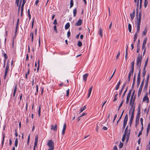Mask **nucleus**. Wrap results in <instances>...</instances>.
Here are the masks:
<instances>
[{"label":"nucleus","mask_w":150,"mask_h":150,"mask_svg":"<svg viewBox=\"0 0 150 150\" xmlns=\"http://www.w3.org/2000/svg\"><path fill=\"white\" fill-rule=\"evenodd\" d=\"M130 133V129H128V126H127L125 130L124 134H123L122 139V142H124L126 138V136H127V140H128L129 138Z\"/></svg>","instance_id":"1"},{"label":"nucleus","mask_w":150,"mask_h":150,"mask_svg":"<svg viewBox=\"0 0 150 150\" xmlns=\"http://www.w3.org/2000/svg\"><path fill=\"white\" fill-rule=\"evenodd\" d=\"M142 59V55H139V54L137 57V68L139 69V71L138 72V74L141 75V69H140L141 62Z\"/></svg>","instance_id":"2"},{"label":"nucleus","mask_w":150,"mask_h":150,"mask_svg":"<svg viewBox=\"0 0 150 150\" xmlns=\"http://www.w3.org/2000/svg\"><path fill=\"white\" fill-rule=\"evenodd\" d=\"M54 143L52 140H49L47 144L49 147L48 150H53L54 149Z\"/></svg>","instance_id":"3"},{"label":"nucleus","mask_w":150,"mask_h":150,"mask_svg":"<svg viewBox=\"0 0 150 150\" xmlns=\"http://www.w3.org/2000/svg\"><path fill=\"white\" fill-rule=\"evenodd\" d=\"M141 20H138L137 19V21H136V23H137V32L139 33L140 27V25H141Z\"/></svg>","instance_id":"4"},{"label":"nucleus","mask_w":150,"mask_h":150,"mask_svg":"<svg viewBox=\"0 0 150 150\" xmlns=\"http://www.w3.org/2000/svg\"><path fill=\"white\" fill-rule=\"evenodd\" d=\"M135 99V96L134 97V98H130L129 105L131 106L130 108H135V106H134V102Z\"/></svg>","instance_id":"5"},{"label":"nucleus","mask_w":150,"mask_h":150,"mask_svg":"<svg viewBox=\"0 0 150 150\" xmlns=\"http://www.w3.org/2000/svg\"><path fill=\"white\" fill-rule=\"evenodd\" d=\"M9 64L8 63H7L6 64V68L5 69V75L4 76V79H5L7 75L8 72L9 71Z\"/></svg>","instance_id":"6"},{"label":"nucleus","mask_w":150,"mask_h":150,"mask_svg":"<svg viewBox=\"0 0 150 150\" xmlns=\"http://www.w3.org/2000/svg\"><path fill=\"white\" fill-rule=\"evenodd\" d=\"M148 93H147L146 94V95L144 97L143 99V101L144 102L146 100V102L148 103L149 102V98L147 97Z\"/></svg>","instance_id":"7"},{"label":"nucleus","mask_w":150,"mask_h":150,"mask_svg":"<svg viewBox=\"0 0 150 150\" xmlns=\"http://www.w3.org/2000/svg\"><path fill=\"white\" fill-rule=\"evenodd\" d=\"M58 126L57 124H55L54 126L52 125L51 126V129L54 131H56L57 130Z\"/></svg>","instance_id":"8"},{"label":"nucleus","mask_w":150,"mask_h":150,"mask_svg":"<svg viewBox=\"0 0 150 150\" xmlns=\"http://www.w3.org/2000/svg\"><path fill=\"white\" fill-rule=\"evenodd\" d=\"M82 21L81 19H79L77 22L75 24V25L76 26H80L82 24Z\"/></svg>","instance_id":"9"},{"label":"nucleus","mask_w":150,"mask_h":150,"mask_svg":"<svg viewBox=\"0 0 150 150\" xmlns=\"http://www.w3.org/2000/svg\"><path fill=\"white\" fill-rule=\"evenodd\" d=\"M66 124L65 123H64V124L63 128V129L62 130V135H64L65 134V130L66 129Z\"/></svg>","instance_id":"10"},{"label":"nucleus","mask_w":150,"mask_h":150,"mask_svg":"<svg viewBox=\"0 0 150 150\" xmlns=\"http://www.w3.org/2000/svg\"><path fill=\"white\" fill-rule=\"evenodd\" d=\"M134 110L135 108H130L129 110V115L130 114L131 112H132L131 115H134Z\"/></svg>","instance_id":"11"},{"label":"nucleus","mask_w":150,"mask_h":150,"mask_svg":"<svg viewBox=\"0 0 150 150\" xmlns=\"http://www.w3.org/2000/svg\"><path fill=\"white\" fill-rule=\"evenodd\" d=\"M134 110L135 108H130L129 110V115L130 114L131 112H132L131 115H134Z\"/></svg>","instance_id":"12"},{"label":"nucleus","mask_w":150,"mask_h":150,"mask_svg":"<svg viewBox=\"0 0 150 150\" xmlns=\"http://www.w3.org/2000/svg\"><path fill=\"white\" fill-rule=\"evenodd\" d=\"M140 110H138V112L137 113L136 117L135 120H139V118L140 117Z\"/></svg>","instance_id":"13"},{"label":"nucleus","mask_w":150,"mask_h":150,"mask_svg":"<svg viewBox=\"0 0 150 150\" xmlns=\"http://www.w3.org/2000/svg\"><path fill=\"white\" fill-rule=\"evenodd\" d=\"M135 10H134L132 13L130 14V16L131 20H133L134 19L135 16Z\"/></svg>","instance_id":"14"},{"label":"nucleus","mask_w":150,"mask_h":150,"mask_svg":"<svg viewBox=\"0 0 150 150\" xmlns=\"http://www.w3.org/2000/svg\"><path fill=\"white\" fill-rule=\"evenodd\" d=\"M38 136L36 135L35 137V139L34 142V147H36V146L37 145L38 142Z\"/></svg>","instance_id":"15"},{"label":"nucleus","mask_w":150,"mask_h":150,"mask_svg":"<svg viewBox=\"0 0 150 150\" xmlns=\"http://www.w3.org/2000/svg\"><path fill=\"white\" fill-rule=\"evenodd\" d=\"M88 75V74L86 73L83 75V80L85 82L86 81L87 79Z\"/></svg>","instance_id":"16"},{"label":"nucleus","mask_w":150,"mask_h":150,"mask_svg":"<svg viewBox=\"0 0 150 150\" xmlns=\"http://www.w3.org/2000/svg\"><path fill=\"white\" fill-rule=\"evenodd\" d=\"M93 88V86H92L91 87L89 88V89L88 90V98H89L90 96L91 95V91L92 90Z\"/></svg>","instance_id":"17"},{"label":"nucleus","mask_w":150,"mask_h":150,"mask_svg":"<svg viewBox=\"0 0 150 150\" xmlns=\"http://www.w3.org/2000/svg\"><path fill=\"white\" fill-rule=\"evenodd\" d=\"M136 80V75L135 74H134V76L133 78V82L132 84V88L133 89L134 87V85L135 83V81Z\"/></svg>","instance_id":"18"},{"label":"nucleus","mask_w":150,"mask_h":150,"mask_svg":"<svg viewBox=\"0 0 150 150\" xmlns=\"http://www.w3.org/2000/svg\"><path fill=\"white\" fill-rule=\"evenodd\" d=\"M128 119V116L127 114H126L125 116L123 122L127 123Z\"/></svg>","instance_id":"19"},{"label":"nucleus","mask_w":150,"mask_h":150,"mask_svg":"<svg viewBox=\"0 0 150 150\" xmlns=\"http://www.w3.org/2000/svg\"><path fill=\"white\" fill-rule=\"evenodd\" d=\"M102 33H103V31L102 30V28H100L99 29V30L98 31V33L99 34V35H100V36L101 37H102V36H103Z\"/></svg>","instance_id":"20"},{"label":"nucleus","mask_w":150,"mask_h":150,"mask_svg":"<svg viewBox=\"0 0 150 150\" xmlns=\"http://www.w3.org/2000/svg\"><path fill=\"white\" fill-rule=\"evenodd\" d=\"M133 74V73H131L129 72V75L128 76V81H127L128 83H129V82L130 80V78H131V75L132 76Z\"/></svg>","instance_id":"21"},{"label":"nucleus","mask_w":150,"mask_h":150,"mask_svg":"<svg viewBox=\"0 0 150 150\" xmlns=\"http://www.w3.org/2000/svg\"><path fill=\"white\" fill-rule=\"evenodd\" d=\"M70 25L69 23H67L65 25V29L66 30L68 29L69 28Z\"/></svg>","instance_id":"22"},{"label":"nucleus","mask_w":150,"mask_h":150,"mask_svg":"<svg viewBox=\"0 0 150 150\" xmlns=\"http://www.w3.org/2000/svg\"><path fill=\"white\" fill-rule=\"evenodd\" d=\"M126 82L123 85L122 87V88L121 89V90H120V93H119V95H120L121 94V93H122V90H123V89L124 88H125V86H126Z\"/></svg>","instance_id":"23"},{"label":"nucleus","mask_w":150,"mask_h":150,"mask_svg":"<svg viewBox=\"0 0 150 150\" xmlns=\"http://www.w3.org/2000/svg\"><path fill=\"white\" fill-rule=\"evenodd\" d=\"M145 68H143V71L142 73V76L144 78H145V76L146 74V71L145 70Z\"/></svg>","instance_id":"24"},{"label":"nucleus","mask_w":150,"mask_h":150,"mask_svg":"<svg viewBox=\"0 0 150 150\" xmlns=\"http://www.w3.org/2000/svg\"><path fill=\"white\" fill-rule=\"evenodd\" d=\"M128 30H129V32L131 33V31H132V26H131V25L130 24V23L128 24Z\"/></svg>","instance_id":"25"},{"label":"nucleus","mask_w":150,"mask_h":150,"mask_svg":"<svg viewBox=\"0 0 150 150\" xmlns=\"http://www.w3.org/2000/svg\"><path fill=\"white\" fill-rule=\"evenodd\" d=\"M73 12L74 14V17H75L76 16L77 12V10L76 8H75L73 10Z\"/></svg>","instance_id":"26"},{"label":"nucleus","mask_w":150,"mask_h":150,"mask_svg":"<svg viewBox=\"0 0 150 150\" xmlns=\"http://www.w3.org/2000/svg\"><path fill=\"white\" fill-rule=\"evenodd\" d=\"M124 110L122 111V112L121 114V115L120 117V118H119V120L117 121V124L118 122L120 121V120L122 118V115H123V113H124Z\"/></svg>","instance_id":"27"},{"label":"nucleus","mask_w":150,"mask_h":150,"mask_svg":"<svg viewBox=\"0 0 150 150\" xmlns=\"http://www.w3.org/2000/svg\"><path fill=\"white\" fill-rule=\"evenodd\" d=\"M147 28H146L144 30V31H143L142 34L143 35H146L147 33Z\"/></svg>","instance_id":"28"},{"label":"nucleus","mask_w":150,"mask_h":150,"mask_svg":"<svg viewBox=\"0 0 150 150\" xmlns=\"http://www.w3.org/2000/svg\"><path fill=\"white\" fill-rule=\"evenodd\" d=\"M127 88H128V87H127L126 89L125 90V91H124V92L123 93V95H122V98H124L125 95V93H126V92L127 91Z\"/></svg>","instance_id":"29"},{"label":"nucleus","mask_w":150,"mask_h":150,"mask_svg":"<svg viewBox=\"0 0 150 150\" xmlns=\"http://www.w3.org/2000/svg\"><path fill=\"white\" fill-rule=\"evenodd\" d=\"M26 2V1H23V3L21 7V10H22H22H23V7H24V5L25 4Z\"/></svg>","instance_id":"30"},{"label":"nucleus","mask_w":150,"mask_h":150,"mask_svg":"<svg viewBox=\"0 0 150 150\" xmlns=\"http://www.w3.org/2000/svg\"><path fill=\"white\" fill-rule=\"evenodd\" d=\"M144 80H145V78H143V79L141 82V84L140 87H143V86H144Z\"/></svg>","instance_id":"31"},{"label":"nucleus","mask_w":150,"mask_h":150,"mask_svg":"<svg viewBox=\"0 0 150 150\" xmlns=\"http://www.w3.org/2000/svg\"><path fill=\"white\" fill-rule=\"evenodd\" d=\"M86 109V106L85 105L84 106L83 108H81L80 110V112H83L84 110H85Z\"/></svg>","instance_id":"32"},{"label":"nucleus","mask_w":150,"mask_h":150,"mask_svg":"<svg viewBox=\"0 0 150 150\" xmlns=\"http://www.w3.org/2000/svg\"><path fill=\"white\" fill-rule=\"evenodd\" d=\"M18 144V139L17 138H16L15 139V146L16 147H17Z\"/></svg>","instance_id":"33"},{"label":"nucleus","mask_w":150,"mask_h":150,"mask_svg":"<svg viewBox=\"0 0 150 150\" xmlns=\"http://www.w3.org/2000/svg\"><path fill=\"white\" fill-rule=\"evenodd\" d=\"M74 5L73 0H71L70 2V8H71Z\"/></svg>","instance_id":"34"},{"label":"nucleus","mask_w":150,"mask_h":150,"mask_svg":"<svg viewBox=\"0 0 150 150\" xmlns=\"http://www.w3.org/2000/svg\"><path fill=\"white\" fill-rule=\"evenodd\" d=\"M19 18H18L17 21V22L16 26V30H17L18 27V24H19Z\"/></svg>","instance_id":"35"},{"label":"nucleus","mask_w":150,"mask_h":150,"mask_svg":"<svg viewBox=\"0 0 150 150\" xmlns=\"http://www.w3.org/2000/svg\"><path fill=\"white\" fill-rule=\"evenodd\" d=\"M140 46L139 45H137V52L138 53H139L140 51Z\"/></svg>","instance_id":"36"},{"label":"nucleus","mask_w":150,"mask_h":150,"mask_svg":"<svg viewBox=\"0 0 150 150\" xmlns=\"http://www.w3.org/2000/svg\"><path fill=\"white\" fill-rule=\"evenodd\" d=\"M29 73H30L29 70V69L28 70V72L26 73V74H25V78L26 79H28V75L29 74Z\"/></svg>","instance_id":"37"},{"label":"nucleus","mask_w":150,"mask_h":150,"mask_svg":"<svg viewBox=\"0 0 150 150\" xmlns=\"http://www.w3.org/2000/svg\"><path fill=\"white\" fill-rule=\"evenodd\" d=\"M139 0H134V2L137 3V7H139Z\"/></svg>","instance_id":"38"},{"label":"nucleus","mask_w":150,"mask_h":150,"mask_svg":"<svg viewBox=\"0 0 150 150\" xmlns=\"http://www.w3.org/2000/svg\"><path fill=\"white\" fill-rule=\"evenodd\" d=\"M148 4V1L147 0H144V6L145 8H146Z\"/></svg>","instance_id":"39"},{"label":"nucleus","mask_w":150,"mask_h":150,"mask_svg":"<svg viewBox=\"0 0 150 150\" xmlns=\"http://www.w3.org/2000/svg\"><path fill=\"white\" fill-rule=\"evenodd\" d=\"M77 45L78 46L80 47L82 45V43L79 41L78 42Z\"/></svg>","instance_id":"40"},{"label":"nucleus","mask_w":150,"mask_h":150,"mask_svg":"<svg viewBox=\"0 0 150 150\" xmlns=\"http://www.w3.org/2000/svg\"><path fill=\"white\" fill-rule=\"evenodd\" d=\"M134 71V67H131V70L129 72L131 73H133V74Z\"/></svg>","instance_id":"41"},{"label":"nucleus","mask_w":150,"mask_h":150,"mask_svg":"<svg viewBox=\"0 0 150 150\" xmlns=\"http://www.w3.org/2000/svg\"><path fill=\"white\" fill-rule=\"evenodd\" d=\"M148 59H149V57H148L147 58V59H146V61H145V65H144V68H146V66L147 64V63H148Z\"/></svg>","instance_id":"42"},{"label":"nucleus","mask_w":150,"mask_h":150,"mask_svg":"<svg viewBox=\"0 0 150 150\" xmlns=\"http://www.w3.org/2000/svg\"><path fill=\"white\" fill-rule=\"evenodd\" d=\"M123 143L121 142H120V143L119 145V148H122L123 146Z\"/></svg>","instance_id":"43"},{"label":"nucleus","mask_w":150,"mask_h":150,"mask_svg":"<svg viewBox=\"0 0 150 150\" xmlns=\"http://www.w3.org/2000/svg\"><path fill=\"white\" fill-rule=\"evenodd\" d=\"M137 33V32L135 34V35L134 36V39H135V40H136L137 39V36H138L137 33Z\"/></svg>","instance_id":"44"},{"label":"nucleus","mask_w":150,"mask_h":150,"mask_svg":"<svg viewBox=\"0 0 150 150\" xmlns=\"http://www.w3.org/2000/svg\"><path fill=\"white\" fill-rule=\"evenodd\" d=\"M135 91L134 90L132 93L130 98H134V94Z\"/></svg>","instance_id":"45"},{"label":"nucleus","mask_w":150,"mask_h":150,"mask_svg":"<svg viewBox=\"0 0 150 150\" xmlns=\"http://www.w3.org/2000/svg\"><path fill=\"white\" fill-rule=\"evenodd\" d=\"M41 112V107L40 106L39 107L38 111V115L39 117L40 116Z\"/></svg>","instance_id":"46"},{"label":"nucleus","mask_w":150,"mask_h":150,"mask_svg":"<svg viewBox=\"0 0 150 150\" xmlns=\"http://www.w3.org/2000/svg\"><path fill=\"white\" fill-rule=\"evenodd\" d=\"M36 92L35 93V95H37V93L38 91V85H36Z\"/></svg>","instance_id":"47"},{"label":"nucleus","mask_w":150,"mask_h":150,"mask_svg":"<svg viewBox=\"0 0 150 150\" xmlns=\"http://www.w3.org/2000/svg\"><path fill=\"white\" fill-rule=\"evenodd\" d=\"M124 102V100H122L119 106V108H120L121 107V106H122V105L123 103Z\"/></svg>","instance_id":"48"},{"label":"nucleus","mask_w":150,"mask_h":150,"mask_svg":"<svg viewBox=\"0 0 150 150\" xmlns=\"http://www.w3.org/2000/svg\"><path fill=\"white\" fill-rule=\"evenodd\" d=\"M137 19L141 20V12H140L139 13V17L138 16L137 18Z\"/></svg>","instance_id":"49"},{"label":"nucleus","mask_w":150,"mask_h":150,"mask_svg":"<svg viewBox=\"0 0 150 150\" xmlns=\"http://www.w3.org/2000/svg\"><path fill=\"white\" fill-rule=\"evenodd\" d=\"M5 139V136L4 135H3V139H2V146H3L4 144V140Z\"/></svg>","instance_id":"50"},{"label":"nucleus","mask_w":150,"mask_h":150,"mask_svg":"<svg viewBox=\"0 0 150 150\" xmlns=\"http://www.w3.org/2000/svg\"><path fill=\"white\" fill-rule=\"evenodd\" d=\"M139 120H135V127H137L139 124Z\"/></svg>","instance_id":"51"},{"label":"nucleus","mask_w":150,"mask_h":150,"mask_svg":"<svg viewBox=\"0 0 150 150\" xmlns=\"http://www.w3.org/2000/svg\"><path fill=\"white\" fill-rule=\"evenodd\" d=\"M38 67H37V71H38L39 69V66H40V60H38Z\"/></svg>","instance_id":"52"},{"label":"nucleus","mask_w":150,"mask_h":150,"mask_svg":"<svg viewBox=\"0 0 150 150\" xmlns=\"http://www.w3.org/2000/svg\"><path fill=\"white\" fill-rule=\"evenodd\" d=\"M17 85H16L15 86L13 90V92H16V91H17Z\"/></svg>","instance_id":"53"},{"label":"nucleus","mask_w":150,"mask_h":150,"mask_svg":"<svg viewBox=\"0 0 150 150\" xmlns=\"http://www.w3.org/2000/svg\"><path fill=\"white\" fill-rule=\"evenodd\" d=\"M116 70V69H115V70L113 74H112V75L111 76V77H110V78L109 79V81H110L111 80V79H112V78L114 74L115 73Z\"/></svg>","instance_id":"54"},{"label":"nucleus","mask_w":150,"mask_h":150,"mask_svg":"<svg viewBox=\"0 0 150 150\" xmlns=\"http://www.w3.org/2000/svg\"><path fill=\"white\" fill-rule=\"evenodd\" d=\"M145 45H143L142 44V50H144L145 49L146 50V48L145 47Z\"/></svg>","instance_id":"55"},{"label":"nucleus","mask_w":150,"mask_h":150,"mask_svg":"<svg viewBox=\"0 0 150 150\" xmlns=\"http://www.w3.org/2000/svg\"><path fill=\"white\" fill-rule=\"evenodd\" d=\"M137 81H140V75L138 74L137 78Z\"/></svg>","instance_id":"56"},{"label":"nucleus","mask_w":150,"mask_h":150,"mask_svg":"<svg viewBox=\"0 0 150 150\" xmlns=\"http://www.w3.org/2000/svg\"><path fill=\"white\" fill-rule=\"evenodd\" d=\"M146 150H150V145L148 144L146 146Z\"/></svg>","instance_id":"57"},{"label":"nucleus","mask_w":150,"mask_h":150,"mask_svg":"<svg viewBox=\"0 0 150 150\" xmlns=\"http://www.w3.org/2000/svg\"><path fill=\"white\" fill-rule=\"evenodd\" d=\"M138 7H137V8L136 9V16L137 18L138 16Z\"/></svg>","instance_id":"58"},{"label":"nucleus","mask_w":150,"mask_h":150,"mask_svg":"<svg viewBox=\"0 0 150 150\" xmlns=\"http://www.w3.org/2000/svg\"><path fill=\"white\" fill-rule=\"evenodd\" d=\"M69 90L68 89L67 91V94L66 96L68 97L69 96Z\"/></svg>","instance_id":"59"},{"label":"nucleus","mask_w":150,"mask_h":150,"mask_svg":"<svg viewBox=\"0 0 150 150\" xmlns=\"http://www.w3.org/2000/svg\"><path fill=\"white\" fill-rule=\"evenodd\" d=\"M34 18L32 20V26H31V28H33V25H34Z\"/></svg>","instance_id":"60"},{"label":"nucleus","mask_w":150,"mask_h":150,"mask_svg":"<svg viewBox=\"0 0 150 150\" xmlns=\"http://www.w3.org/2000/svg\"><path fill=\"white\" fill-rule=\"evenodd\" d=\"M71 35V32L70 31H68L67 33V36L68 38H69Z\"/></svg>","instance_id":"61"},{"label":"nucleus","mask_w":150,"mask_h":150,"mask_svg":"<svg viewBox=\"0 0 150 150\" xmlns=\"http://www.w3.org/2000/svg\"><path fill=\"white\" fill-rule=\"evenodd\" d=\"M146 39L145 38V39H144V40L143 41V44L146 45Z\"/></svg>","instance_id":"62"},{"label":"nucleus","mask_w":150,"mask_h":150,"mask_svg":"<svg viewBox=\"0 0 150 150\" xmlns=\"http://www.w3.org/2000/svg\"><path fill=\"white\" fill-rule=\"evenodd\" d=\"M4 57L5 60H6L8 58V57L6 54L4 53Z\"/></svg>","instance_id":"63"},{"label":"nucleus","mask_w":150,"mask_h":150,"mask_svg":"<svg viewBox=\"0 0 150 150\" xmlns=\"http://www.w3.org/2000/svg\"><path fill=\"white\" fill-rule=\"evenodd\" d=\"M134 117V115H131L130 120L133 121Z\"/></svg>","instance_id":"64"}]
</instances>
